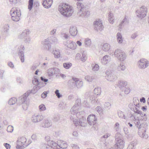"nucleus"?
I'll return each mask as SVG.
<instances>
[{"label":"nucleus","mask_w":149,"mask_h":149,"mask_svg":"<svg viewBox=\"0 0 149 149\" xmlns=\"http://www.w3.org/2000/svg\"><path fill=\"white\" fill-rule=\"evenodd\" d=\"M138 36V34L136 32L132 34L131 36V38L133 39H134Z\"/></svg>","instance_id":"nucleus-58"},{"label":"nucleus","mask_w":149,"mask_h":149,"mask_svg":"<svg viewBox=\"0 0 149 149\" xmlns=\"http://www.w3.org/2000/svg\"><path fill=\"white\" fill-rule=\"evenodd\" d=\"M129 20L127 17L125 16L124 19L121 21L120 24L119 25V29H121L122 27L128 24Z\"/></svg>","instance_id":"nucleus-21"},{"label":"nucleus","mask_w":149,"mask_h":149,"mask_svg":"<svg viewBox=\"0 0 149 149\" xmlns=\"http://www.w3.org/2000/svg\"><path fill=\"white\" fill-rule=\"evenodd\" d=\"M33 4V0H29V5L28 8L30 10L32 8Z\"/></svg>","instance_id":"nucleus-43"},{"label":"nucleus","mask_w":149,"mask_h":149,"mask_svg":"<svg viewBox=\"0 0 149 149\" xmlns=\"http://www.w3.org/2000/svg\"><path fill=\"white\" fill-rule=\"evenodd\" d=\"M41 148V149H51V147L50 145L47 144H42Z\"/></svg>","instance_id":"nucleus-44"},{"label":"nucleus","mask_w":149,"mask_h":149,"mask_svg":"<svg viewBox=\"0 0 149 149\" xmlns=\"http://www.w3.org/2000/svg\"><path fill=\"white\" fill-rule=\"evenodd\" d=\"M139 68L141 69H144L149 65V61L144 58L141 59L138 62Z\"/></svg>","instance_id":"nucleus-12"},{"label":"nucleus","mask_w":149,"mask_h":149,"mask_svg":"<svg viewBox=\"0 0 149 149\" xmlns=\"http://www.w3.org/2000/svg\"><path fill=\"white\" fill-rule=\"evenodd\" d=\"M87 121L91 125H93L95 130H96L97 124L96 123L97 119L94 115H89L87 118Z\"/></svg>","instance_id":"nucleus-9"},{"label":"nucleus","mask_w":149,"mask_h":149,"mask_svg":"<svg viewBox=\"0 0 149 149\" xmlns=\"http://www.w3.org/2000/svg\"><path fill=\"white\" fill-rule=\"evenodd\" d=\"M17 101V99L16 98L13 97L10 99L8 101V104L10 105H13Z\"/></svg>","instance_id":"nucleus-39"},{"label":"nucleus","mask_w":149,"mask_h":149,"mask_svg":"<svg viewBox=\"0 0 149 149\" xmlns=\"http://www.w3.org/2000/svg\"><path fill=\"white\" fill-rule=\"evenodd\" d=\"M127 82L123 80H120L118 81V85L121 89L125 87L127 85Z\"/></svg>","instance_id":"nucleus-26"},{"label":"nucleus","mask_w":149,"mask_h":149,"mask_svg":"<svg viewBox=\"0 0 149 149\" xmlns=\"http://www.w3.org/2000/svg\"><path fill=\"white\" fill-rule=\"evenodd\" d=\"M70 33L72 36H76L77 33V28L75 26H71L70 29Z\"/></svg>","instance_id":"nucleus-25"},{"label":"nucleus","mask_w":149,"mask_h":149,"mask_svg":"<svg viewBox=\"0 0 149 149\" xmlns=\"http://www.w3.org/2000/svg\"><path fill=\"white\" fill-rule=\"evenodd\" d=\"M148 9L146 6H142L136 11V14L139 18H142L146 16Z\"/></svg>","instance_id":"nucleus-8"},{"label":"nucleus","mask_w":149,"mask_h":149,"mask_svg":"<svg viewBox=\"0 0 149 149\" xmlns=\"http://www.w3.org/2000/svg\"><path fill=\"white\" fill-rule=\"evenodd\" d=\"M91 44V40L88 38H86L85 41V46L86 47H89Z\"/></svg>","instance_id":"nucleus-41"},{"label":"nucleus","mask_w":149,"mask_h":149,"mask_svg":"<svg viewBox=\"0 0 149 149\" xmlns=\"http://www.w3.org/2000/svg\"><path fill=\"white\" fill-rule=\"evenodd\" d=\"M63 67L66 69H69L72 66V64L70 63H63Z\"/></svg>","instance_id":"nucleus-42"},{"label":"nucleus","mask_w":149,"mask_h":149,"mask_svg":"<svg viewBox=\"0 0 149 149\" xmlns=\"http://www.w3.org/2000/svg\"><path fill=\"white\" fill-rule=\"evenodd\" d=\"M110 49V46L108 43L104 44L102 47V49L105 52L109 51Z\"/></svg>","instance_id":"nucleus-32"},{"label":"nucleus","mask_w":149,"mask_h":149,"mask_svg":"<svg viewBox=\"0 0 149 149\" xmlns=\"http://www.w3.org/2000/svg\"><path fill=\"white\" fill-rule=\"evenodd\" d=\"M80 100L77 99L76 100L74 105L70 109L71 114L74 116L76 113L79 110Z\"/></svg>","instance_id":"nucleus-10"},{"label":"nucleus","mask_w":149,"mask_h":149,"mask_svg":"<svg viewBox=\"0 0 149 149\" xmlns=\"http://www.w3.org/2000/svg\"><path fill=\"white\" fill-rule=\"evenodd\" d=\"M58 69L57 68H49L47 70V74L49 77L50 78H52L54 75L58 73Z\"/></svg>","instance_id":"nucleus-14"},{"label":"nucleus","mask_w":149,"mask_h":149,"mask_svg":"<svg viewBox=\"0 0 149 149\" xmlns=\"http://www.w3.org/2000/svg\"><path fill=\"white\" fill-rule=\"evenodd\" d=\"M75 78L72 77L71 79L69 80L68 82V85L69 88L72 89L75 87Z\"/></svg>","instance_id":"nucleus-19"},{"label":"nucleus","mask_w":149,"mask_h":149,"mask_svg":"<svg viewBox=\"0 0 149 149\" xmlns=\"http://www.w3.org/2000/svg\"><path fill=\"white\" fill-rule=\"evenodd\" d=\"M26 139L24 137L19 139L17 141L16 148L18 149H22L27 146L28 145L26 143Z\"/></svg>","instance_id":"nucleus-7"},{"label":"nucleus","mask_w":149,"mask_h":149,"mask_svg":"<svg viewBox=\"0 0 149 149\" xmlns=\"http://www.w3.org/2000/svg\"><path fill=\"white\" fill-rule=\"evenodd\" d=\"M75 84L76 86L78 88H80L83 85V82L79 80L78 79L75 78Z\"/></svg>","instance_id":"nucleus-28"},{"label":"nucleus","mask_w":149,"mask_h":149,"mask_svg":"<svg viewBox=\"0 0 149 149\" xmlns=\"http://www.w3.org/2000/svg\"><path fill=\"white\" fill-rule=\"evenodd\" d=\"M110 61V57L108 55H106L101 59V62L103 64L105 65L109 62Z\"/></svg>","instance_id":"nucleus-23"},{"label":"nucleus","mask_w":149,"mask_h":149,"mask_svg":"<svg viewBox=\"0 0 149 149\" xmlns=\"http://www.w3.org/2000/svg\"><path fill=\"white\" fill-rule=\"evenodd\" d=\"M69 43L67 45V46L70 49H76V43L72 41H69Z\"/></svg>","instance_id":"nucleus-30"},{"label":"nucleus","mask_w":149,"mask_h":149,"mask_svg":"<svg viewBox=\"0 0 149 149\" xmlns=\"http://www.w3.org/2000/svg\"><path fill=\"white\" fill-rule=\"evenodd\" d=\"M20 0H9L11 4H15L20 1Z\"/></svg>","instance_id":"nucleus-53"},{"label":"nucleus","mask_w":149,"mask_h":149,"mask_svg":"<svg viewBox=\"0 0 149 149\" xmlns=\"http://www.w3.org/2000/svg\"><path fill=\"white\" fill-rule=\"evenodd\" d=\"M9 29V26L8 24H6L4 26V32H7Z\"/></svg>","instance_id":"nucleus-51"},{"label":"nucleus","mask_w":149,"mask_h":149,"mask_svg":"<svg viewBox=\"0 0 149 149\" xmlns=\"http://www.w3.org/2000/svg\"><path fill=\"white\" fill-rule=\"evenodd\" d=\"M30 33V31L28 29L25 30L23 31L22 34L19 36V38L22 39H25V42L29 43L31 40L28 36Z\"/></svg>","instance_id":"nucleus-11"},{"label":"nucleus","mask_w":149,"mask_h":149,"mask_svg":"<svg viewBox=\"0 0 149 149\" xmlns=\"http://www.w3.org/2000/svg\"><path fill=\"white\" fill-rule=\"evenodd\" d=\"M111 104L109 102H105L104 104V108L108 109H110L111 107Z\"/></svg>","instance_id":"nucleus-46"},{"label":"nucleus","mask_w":149,"mask_h":149,"mask_svg":"<svg viewBox=\"0 0 149 149\" xmlns=\"http://www.w3.org/2000/svg\"><path fill=\"white\" fill-rule=\"evenodd\" d=\"M94 93L97 95H100L101 93V88L98 87L97 88H96L94 90Z\"/></svg>","instance_id":"nucleus-36"},{"label":"nucleus","mask_w":149,"mask_h":149,"mask_svg":"<svg viewBox=\"0 0 149 149\" xmlns=\"http://www.w3.org/2000/svg\"><path fill=\"white\" fill-rule=\"evenodd\" d=\"M52 3V0H45L42 3L43 6L46 8H50Z\"/></svg>","instance_id":"nucleus-20"},{"label":"nucleus","mask_w":149,"mask_h":149,"mask_svg":"<svg viewBox=\"0 0 149 149\" xmlns=\"http://www.w3.org/2000/svg\"><path fill=\"white\" fill-rule=\"evenodd\" d=\"M125 69V67L123 63H121L117 67V69L118 71L124 70Z\"/></svg>","instance_id":"nucleus-37"},{"label":"nucleus","mask_w":149,"mask_h":149,"mask_svg":"<svg viewBox=\"0 0 149 149\" xmlns=\"http://www.w3.org/2000/svg\"><path fill=\"white\" fill-rule=\"evenodd\" d=\"M114 55L115 57L121 61H124L126 57L125 53L121 49H119L115 50L114 52Z\"/></svg>","instance_id":"nucleus-6"},{"label":"nucleus","mask_w":149,"mask_h":149,"mask_svg":"<svg viewBox=\"0 0 149 149\" xmlns=\"http://www.w3.org/2000/svg\"><path fill=\"white\" fill-rule=\"evenodd\" d=\"M85 78L88 81H91L94 79V77L93 76H88L86 77Z\"/></svg>","instance_id":"nucleus-50"},{"label":"nucleus","mask_w":149,"mask_h":149,"mask_svg":"<svg viewBox=\"0 0 149 149\" xmlns=\"http://www.w3.org/2000/svg\"><path fill=\"white\" fill-rule=\"evenodd\" d=\"M134 118L136 120H140L141 121H145L147 120V116H145L143 117H137L136 118L135 117H134Z\"/></svg>","instance_id":"nucleus-38"},{"label":"nucleus","mask_w":149,"mask_h":149,"mask_svg":"<svg viewBox=\"0 0 149 149\" xmlns=\"http://www.w3.org/2000/svg\"><path fill=\"white\" fill-rule=\"evenodd\" d=\"M61 35L66 39H67L69 36H68V35L66 33H62Z\"/></svg>","instance_id":"nucleus-60"},{"label":"nucleus","mask_w":149,"mask_h":149,"mask_svg":"<svg viewBox=\"0 0 149 149\" xmlns=\"http://www.w3.org/2000/svg\"><path fill=\"white\" fill-rule=\"evenodd\" d=\"M52 125V122L48 119L44 120L41 123L42 127L44 128H48Z\"/></svg>","instance_id":"nucleus-18"},{"label":"nucleus","mask_w":149,"mask_h":149,"mask_svg":"<svg viewBox=\"0 0 149 149\" xmlns=\"http://www.w3.org/2000/svg\"><path fill=\"white\" fill-rule=\"evenodd\" d=\"M34 93L32 90L31 91H27L23 95L21 96L19 98V103L22 104L23 108L24 110H25L27 109L29 104V100L26 99L27 97L29 95V93Z\"/></svg>","instance_id":"nucleus-3"},{"label":"nucleus","mask_w":149,"mask_h":149,"mask_svg":"<svg viewBox=\"0 0 149 149\" xmlns=\"http://www.w3.org/2000/svg\"><path fill=\"white\" fill-rule=\"evenodd\" d=\"M83 113H84V112L83 111L77 112L75 114V117L76 116L78 118H80L79 116Z\"/></svg>","instance_id":"nucleus-55"},{"label":"nucleus","mask_w":149,"mask_h":149,"mask_svg":"<svg viewBox=\"0 0 149 149\" xmlns=\"http://www.w3.org/2000/svg\"><path fill=\"white\" fill-rule=\"evenodd\" d=\"M130 92V88H126L125 89L124 91V92L125 94H128Z\"/></svg>","instance_id":"nucleus-62"},{"label":"nucleus","mask_w":149,"mask_h":149,"mask_svg":"<svg viewBox=\"0 0 149 149\" xmlns=\"http://www.w3.org/2000/svg\"><path fill=\"white\" fill-rule=\"evenodd\" d=\"M44 48L46 50H49L51 47L50 43L48 38L45 39L44 41L42 42Z\"/></svg>","instance_id":"nucleus-17"},{"label":"nucleus","mask_w":149,"mask_h":149,"mask_svg":"<svg viewBox=\"0 0 149 149\" xmlns=\"http://www.w3.org/2000/svg\"><path fill=\"white\" fill-rule=\"evenodd\" d=\"M76 5L77 8L79 11L78 13L79 16L85 17H87L89 16L90 12L86 9L82 3L77 2Z\"/></svg>","instance_id":"nucleus-2"},{"label":"nucleus","mask_w":149,"mask_h":149,"mask_svg":"<svg viewBox=\"0 0 149 149\" xmlns=\"http://www.w3.org/2000/svg\"><path fill=\"white\" fill-rule=\"evenodd\" d=\"M11 18L13 20L17 22L20 19L21 16V12L19 8H13L10 12Z\"/></svg>","instance_id":"nucleus-5"},{"label":"nucleus","mask_w":149,"mask_h":149,"mask_svg":"<svg viewBox=\"0 0 149 149\" xmlns=\"http://www.w3.org/2000/svg\"><path fill=\"white\" fill-rule=\"evenodd\" d=\"M59 146L61 148L63 149H65L67 147V144L66 143L63 145L62 144H60Z\"/></svg>","instance_id":"nucleus-54"},{"label":"nucleus","mask_w":149,"mask_h":149,"mask_svg":"<svg viewBox=\"0 0 149 149\" xmlns=\"http://www.w3.org/2000/svg\"><path fill=\"white\" fill-rule=\"evenodd\" d=\"M75 118V116H72L71 115L70 116V118L71 120L73 121L74 124H75V125L77 126L79 125V120L76 119Z\"/></svg>","instance_id":"nucleus-29"},{"label":"nucleus","mask_w":149,"mask_h":149,"mask_svg":"<svg viewBox=\"0 0 149 149\" xmlns=\"http://www.w3.org/2000/svg\"><path fill=\"white\" fill-rule=\"evenodd\" d=\"M147 124L146 122L141 123L140 125V127H139V130H143V131L146 130L147 129Z\"/></svg>","instance_id":"nucleus-31"},{"label":"nucleus","mask_w":149,"mask_h":149,"mask_svg":"<svg viewBox=\"0 0 149 149\" xmlns=\"http://www.w3.org/2000/svg\"><path fill=\"white\" fill-rule=\"evenodd\" d=\"M60 135V133L58 132H55L53 133V135L55 137L57 138Z\"/></svg>","instance_id":"nucleus-57"},{"label":"nucleus","mask_w":149,"mask_h":149,"mask_svg":"<svg viewBox=\"0 0 149 149\" xmlns=\"http://www.w3.org/2000/svg\"><path fill=\"white\" fill-rule=\"evenodd\" d=\"M53 53L55 58H58L60 57L61 55L60 53L59 50H53Z\"/></svg>","instance_id":"nucleus-33"},{"label":"nucleus","mask_w":149,"mask_h":149,"mask_svg":"<svg viewBox=\"0 0 149 149\" xmlns=\"http://www.w3.org/2000/svg\"><path fill=\"white\" fill-rule=\"evenodd\" d=\"M60 119L59 116H56L54 119V121L55 122H57Z\"/></svg>","instance_id":"nucleus-64"},{"label":"nucleus","mask_w":149,"mask_h":149,"mask_svg":"<svg viewBox=\"0 0 149 149\" xmlns=\"http://www.w3.org/2000/svg\"><path fill=\"white\" fill-rule=\"evenodd\" d=\"M13 130V127L11 125H9L7 127V131L8 132H12Z\"/></svg>","instance_id":"nucleus-49"},{"label":"nucleus","mask_w":149,"mask_h":149,"mask_svg":"<svg viewBox=\"0 0 149 149\" xmlns=\"http://www.w3.org/2000/svg\"><path fill=\"white\" fill-rule=\"evenodd\" d=\"M43 118V117L42 115H34L31 118L32 121L34 123H36L41 121Z\"/></svg>","instance_id":"nucleus-16"},{"label":"nucleus","mask_w":149,"mask_h":149,"mask_svg":"<svg viewBox=\"0 0 149 149\" xmlns=\"http://www.w3.org/2000/svg\"><path fill=\"white\" fill-rule=\"evenodd\" d=\"M137 144V140L136 139L134 140L129 145L127 149H135Z\"/></svg>","instance_id":"nucleus-24"},{"label":"nucleus","mask_w":149,"mask_h":149,"mask_svg":"<svg viewBox=\"0 0 149 149\" xmlns=\"http://www.w3.org/2000/svg\"><path fill=\"white\" fill-rule=\"evenodd\" d=\"M146 131H143V130H139L138 133L140 136L141 138H143L145 139L148 138V135L147 134H146L145 133Z\"/></svg>","instance_id":"nucleus-27"},{"label":"nucleus","mask_w":149,"mask_h":149,"mask_svg":"<svg viewBox=\"0 0 149 149\" xmlns=\"http://www.w3.org/2000/svg\"><path fill=\"white\" fill-rule=\"evenodd\" d=\"M118 115L120 118H123L125 119H126L125 117L123 114V113L122 111H119L118 112Z\"/></svg>","instance_id":"nucleus-47"},{"label":"nucleus","mask_w":149,"mask_h":149,"mask_svg":"<svg viewBox=\"0 0 149 149\" xmlns=\"http://www.w3.org/2000/svg\"><path fill=\"white\" fill-rule=\"evenodd\" d=\"M91 67L92 70L94 72L98 71L99 69L98 65L97 64L92 63L91 64Z\"/></svg>","instance_id":"nucleus-35"},{"label":"nucleus","mask_w":149,"mask_h":149,"mask_svg":"<svg viewBox=\"0 0 149 149\" xmlns=\"http://www.w3.org/2000/svg\"><path fill=\"white\" fill-rule=\"evenodd\" d=\"M87 57L86 54L83 52L82 54V56L81 58V61L83 62L85 61L87 59Z\"/></svg>","instance_id":"nucleus-48"},{"label":"nucleus","mask_w":149,"mask_h":149,"mask_svg":"<svg viewBox=\"0 0 149 149\" xmlns=\"http://www.w3.org/2000/svg\"><path fill=\"white\" fill-rule=\"evenodd\" d=\"M16 80L17 82L20 84H22V80L20 77H17Z\"/></svg>","instance_id":"nucleus-63"},{"label":"nucleus","mask_w":149,"mask_h":149,"mask_svg":"<svg viewBox=\"0 0 149 149\" xmlns=\"http://www.w3.org/2000/svg\"><path fill=\"white\" fill-rule=\"evenodd\" d=\"M39 108L40 111H43L46 109V108L44 104L40 105L39 106Z\"/></svg>","instance_id":"nucleus-45"},{"label":"nucleus","mask_w":149,"mask_h":149,"mask_svg":"<svg viewBox=\"0 0 149 149\" xmlns=\"http://www.w3.org/2000/svg\"><path fill=\"white\" fill-rule=\"evenodd\" d=\"M48 92L45 91L42 93L41 95V97L43 98H45L47 96V95Z\"/></svg>","instance_id":"nucleus-56"},{"label":"nucleus","mask_w":149,"mask_h":149,"mask_svg":"<svg viewBox=\"0 0 149 149\" xmlns=\"http://www.w3.org/2000/svg\"><path fill=\"white\" fill-rule=\"evenodd\" d=\"M79 125L81 126L84 127L86 125V120L80 119Z\"/></svg>","instance_id":"nucleus-40"},{"label":"nucleus","mask_w":149,"mask_h":149,"mask_svg":"<svg viewBox=\"0 0 149 149\" xmlns=\"http://www.w3.org/2000/svg\"><path fill=\"white\" fill-rule=\"evenodd\" d=\"M94 24L95 25V29L96 30L101 31L103 30V27L102 22L100 20H99L98 21H96L94 22Z\"/></svg>","instance_id":"nucleus-15"},{"label":"nucleus","mask_w":149,"mask_h":149,"mask_svg":"<svg viewBox=\"0 0 149 149\" xmlns=\"http://www.w3.org/2000/svg\"><path fill=\"white\" fill-rule=\"evenodd\" d=\"M3 145L5 147L6 149H10V146L9 144L5 143L3 144Z\"/></svg>","instance_id":"nucleus-59"},{"label":"nucleus","mask_w":149,"mask_h":149,"mask_svg":"<svg viewBox=\"0 0 149 149\" xmlns=\"http://www.w3.org/2000/svg\"><path fill=\"white\" fill-rule=\"evenodd\" d=\"M58 10L61 14L65 17L71 16L74 11L73 9L71 6L64 3H61L59 5Z\"/></svg>","instance_id":"nucleus-1"},{"label":"nucleus","mask_w":149,"mask_h":149,"mask_svg":"<svg viewBox=\"0 0 149 149\" xmlns=\"http://www.w3.org/2000/svg\"><path fill=\"white\" fill-rule=\"evenodd\" d=\"M119 125V124L118 123H116L115 124L114 127L116 131H118V130Z\"/></svg>","instance_id":"nucleus-61"},{"label":"nucleus","mask_w":149,"mask_h":149,"mask_svg":"<svg viewBox=\"0 0 149 149\" xmlns=\"http://www.w3.org/2000/svg\"><path fill=\"white\" fill-rule=\"evenodd\" d=\"M55 93L56 96L58 98H60L61 97H62V95L61 94H60L59 93V91L58 90H56L55 91Z\"/></svg>","instance_id":"nucleus-52"},{"label":"nucleus","mask_w":149,"mask_h":149,"mask_svg":"<svg viewBox=\"0 0 149 149\" xmlns=\"http://www.w3.org/2000/svg\"><path fill=\"white\" fill-rule=\"evenodd\" d=\"M116 143L115 148L116 149H122L124 146L125 142L123 141V136L119 133H116L115 136Z\"/></svg>","instance_id":"nucleus-4"},{"label":"nucleus","mask_w":149,"mask_h":149,"mask_svg":"<svg viewBox=\"0 0 149 149\" xmlns=\"http://www.w3.org/2000/svg\"><path fill=\"white\" fill-rule=\"evenodd\" d=\"M106 78L108 81H113L117 79V77L115 74L111 73L106 76Z\"/></svg>","instance_id":"nucleus-22"},{"label":"nucleus","mask_w":149,"mask_h":149,"mask_svg":"<svg viewBox=\"0 0 149 149\" xmlns=\"http://www.w3.org/2000/svg\"><path fill=\"white\" fill-rule=\"evenodd\" d=\"M59 145L57 144L56 142H54L53 141H52L50 143V146L51 147V149H57L58 146Z\"/></svg>","instance_id":"nucleus-34"},{"label":"nucleus","mask_w":149,"mask_h":149,"mask_svg":"<svg viewBox=\"0 0 149 149\" xmlns=\"http://www.w3.org/2000/svg\"><path fill=\"white\" fill-rule=\"evenodd\" d=\"M25 48L23 45L19 46L18 48V54L22 62L23 63L24 61V51Z\"/></svg>","instance_id":"nucleus-13"}]
</instances>
